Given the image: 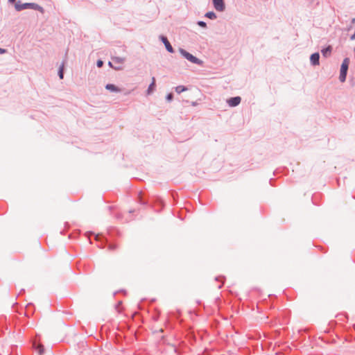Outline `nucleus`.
Wrapping results in <instances>:
<instances>
[{
    "label": "nucleus",
    "mask_w": 355,
    "mask_h": 355,
    "mask_svg": "<svg viewBox=\"0 0 355 355\" xmlns=\"http://www.w3.org/2000/svg\"><path fill=\"white\" fill-rule=\"evenodd\" d=\"M33 346L40 355H42L44 354V347L43 345L37 343L36 341H35L33 344Z\"/></svg>",
    "instance_id": "6e6552de"
},
{
    "label": "nucleus",
    "mask_w": 355,
    "mask_h": 355,
    "mask_svg": "<svg viewBox=\"0 0 355 355\" xmlns=\"http://www.w3.org/2000/svg\"><path fill=\"white\" fill-rule=\"evenodd\" d=\"M241 98L240 96L232 97L227 100V103L230 107H236L241 103Z\"/></svg>",
    "instance_id": "423d86ee"
},
{
    "label": "nucleus",
    "mask_w": 355,
    "mask_h": 355,
    "mask_svg": "<svg viewBox=\"0 0 355 355\" xmlns=\"http://www.w3.org/2000/svg\"><path fill=\"white\" fill-rule=\"evenodd\" d=\"M16 0H8L9 2L10 3H14Z\"/></svg>",
    "instance_id": "b1692460"
},
{
    "label": "nucleus",
    "mask_w": 355,
    "mask_h": 355,
    "mask_svg": "<svg viewBox=\"0 0 355 355\" xmlns=\"http://www.w3.org/2000/svg\"><path fill=\"white\" fill-rule=\"evenodd\" d=\"M179 52L180 53V54L184 58H185L187 60H188L191 62H192L193 64H196L200 65V66L202 65V64H203V61L202 60H200L199 58H198L196 56L193 55L190 53L187 52L184 49L180 48L179 49Z\"/></svg>",
    "instance_id": "f03ea898"
},
{
    "label": "nucleus",
    "mask_w": 355,
    "mask_h": 355,
    "mask_svg": "<svg viewBox=\"0 0 355 355\" xmlns=\"http://www.w3.org/2000/svg\"><path fill=\"white\" fill-rule=\"evenodd\" d=\"M166 98L168 101H171L173 98V94L172 93H169L166 95Z\"/></svg>",
    "instance_id": "6ab92c4d"
},
{
    "label": "nucleus",
    "mask_w": 355,
    "mask_h": 355,
    "mask_svg": "<svg viewBox=\"0 0 355 355\" xmlns=\"http://www.w3.org/2000/svg\"><path fill=\"white\" fill-rule=\"evenodd\" d=\"M6 51V49L0 48V54L4 53Z\"/></svg>",
    "instance_id": "412c9836"
},
{
    "label": "nucleus",
    "mask_w": 355,
    "mask_h": 355,
    "mask_svg": "<svg viewBox=\"0 0 355 355\" xmlns=\"http://www.w3.org/2000/svg\"><path fill=\"white\" fill-rule=\"evenodd\" d=\"M349 64V58H345L341 64L339 80L341 83H344L346 80L347 71Z\"/></svg>",
    "instance_id": "7ed1b4c3"
},
{
    "label": "nucleus",
    "mask_w": 355,
    "mask_h": 355,
    "mask_svg": "<svg viewBox=\"0 0 355 355\" xmlns=\"http://www.w3.org/2000/svg\"><path fill=\"white\" fill-rule=\"evenodd\" d=\"M175 92L178 94H180V93H182L183 92L187 91V88L185 86H183V85H178L177 87H175Z\"/></svg>",
    "instance_id": "dca6fc26"
},
{
    "label": "nucleus",
    "mask_w": 355,
    "mask_h": 355,
    "mask_svg": "<svg viewBox=\"0 0 355 355\" xmlns=\"http://www.w3.org/2000/svg\"><path fill=\"white\" fill-rule=\"evenodd\" d=\"M197 24L202 28H207V24L204 21H198Z\"/></svg>",
    "instance_id": "f3484780"
},
{
    "label": "nucleus",
    "mask_w": 355,
    "mask_h": 355,
    "mask_svg": "<svg viewBox=\"0 0 355 355\" xmlns=\"http://www.w3.org/2000/svg\"><path fill=\"white\" fill-rule=\"evenodd\" d=\"M17 11H21L25 9H33L35 10L42 11L43 8L35 3H21V1L16 2L15 5Z\"/></svg>",
    "instance_id": "f257e3e1"
},
{
    "label": "nucleus",
    "mask_w": 355,
    "mask_h": 355,
    "mask_svg": "<svg viewBox=\"0 0 355 355\" xmlns=\"http://www.w3.org/2000/svg\"><path fill=\"white\" fill-rule=\"evenodd\" d=\"M105 89L112 92H120L121 89L113 84H107Z\"/></svg>",
    "instance_id": "9b49d317"
},
{
    "label": "nucleus",
    "mask_w": 355,
    "mask_h": 355,
    "mask_svg": "<svg viewBox=\"0 0 355 355\" xmlns=\"http://www.w3.org/2000/svg\"><path fill=\"white\" fill-rule=\"evenodd\" d=\"M331 51L332 47L331 46H328L327 47L322 49L321 53L324 58H328L329 56H330Z\"/></svg>",
    "instance_id": "9d476101"
},
{
    "label": "nucleus",
    "mask_w": 355,
    "mask_h": 355,
    "mask_svg": "<svg viewBox=\"0 0 355 355\" xmlns=\"http://www.w3.org/2000/svg\"><path fill=\"white\" fill-rule=\"evenodd\" d=\"M99 238H100V236H99V235H96V240H98V239H99Z\"/></svg>",
    "instance_id": "5701e85b"
},
{
    "label": "nucleus",
    "mask_w": 355,
    "mask_h": 355,
    "mask_svg": "<svg viewBox=\"0 0 355 355\" xmlns=\"http://www.w3.org/2000/svg\"><path fill=\"white\" fill-rule=\"evenodd\" d=\"M66 61L64 60L62 64H60L59 69H58V76L60 79H63L64 78V67Z\"/></svg>",
    "instance_id": "f8f14e48"
},
{
    "label": "nucleus",
    "mask_w": 355,
    "mask_h": 355,
    "mask_svg": "<svg viewBox=\"0 0 355 355\" xmlns=\"http://www.w3.org/2000/svg\"><path fill=\"white\" fill-rule=\"evenodd\" d=\"M354 51H355V48H354Z\"/></svg>",
    "instance_id": "bb28decb"
},
{
    "label": "nucleus",
    "mask_w": 355,
    "mask_h": 355,
    "mask_svg": "<svg viewBox=\"0 0 355 355\" xmlns=\"http://www.w3.org/2000/svg\"><path fill=\"white\" fill-rule=\"evenodd\" d=\"M155 86V78L154 77H153L152 83L149 85L148 89H147V93L148 94H150L154 90Z\"/></svg>",
    "instance_id": "ddd939ff"
},
{
    "label": "nucleus",
    "mask_w": 355,
    "mask_h": 355,
    "mask_svg": "<svg viewBox=\"0 0 355 355\" xmlns=\"http://www.w3.org/2000/svg\"><path fill=\"white\" fill-rule=\"evenodd\" d=\"M222 287V285L218 286V288H220Z\"/></svg>",
    "instance_id": "a878e982"
},
{
    "label": "nucleus",
    "mask_w": 355,
    "mask_h": 355,
    "mask_svg": "<svg viewBox=\"0 0 355 355\" xmlns=\"http://www.w3.org/2000/svg\"><path fill=\"white\" fill-rule=\"evenodd\" d=\"M108 248L110 250H115L117 248V245L116 244H109Z\"/></svg>",
    "instance_id": "a211bd4d"
},
{
    "label": "nucleus",
    "mask_w": 355,
    "mask_h": 355,
    "mask_svg": "<svg viewBox=\"0 0 355 355\" xmlns=\"http://www.w3.org/2000/svg\"><path fill=\"white\" fill-rule=\"evenodd\" d=\"M205 17L210 19H216L217 18L216 13L213 11L206 12Z\"/></svg>",
    "instance_id": "4468645a"
},
{
    "label": "nucleus",
    "mask_w": 355,
    "mask_h": 355,
    "mask_svg": "<svg viewBox=\"0 0 355 355\" xmlns=\"http://www.w3.org/2000/svg\"><path fill=\"white\" fill-rule=\"evenodd\" d=\"M112 60L114 62V65L121 66V64H123L125 62V58H121V57L114 56V57H112Z\"/></svg>",
    "instance_id": "1a4fd4ad"
},
{
    "label": "nucleus",
    "mask_w": 355,
    "mask_h": 355,
    "mask_svg": "<svg viewBox=\"0 0 355 355\" xmlns=\"http://www.w3.org/2000/svg\"><path fill=\"white\" fill-rule=\"evenodd\" d=\"M159 39L164 43V46L166 47V49L169 53H173L174 52V49H173V46H171V44H170V42L168 40L166 37H165L164 35H160L159 36Z\"/></svg>",
    "instance_id": "39448f33"
},
{
    "label": "nucleus",
    "mask_w": 355,
    "mask_h": 355,
    "mask_svg": "<svg viewBox=\"0 0 355 355\" xmlns=\"http://www.w3.org/2000/svg\"><path fill=\"white\" fill-rule=\"evenodd\" d=\"M108 65H109L111 68L114 69V70H116V71H120V70H122V69H123V67H122V66L114 65V62H112V61H110V62H108Z\"/></svg>",
    "instance_id": "2eb2a0df"
},
{
    "label": "nucleus",
    "mask_w": 355,
    "mask_h": 355,
    "mask_svg": "<svg viewBox=\"0 0 355 355\" xmlns=\"http://www.w3.org/2000/svg\"><path fill=\"white\" fill-rule=\"evenodd\" d=\"M103 64H104V62H103V60H97V62H96V66H97L98 68L102 67L103 66Z\"/></svg>",
    "instance_id": "aec40b11"
},
{
    "label": "nucleus",
    "mask_w": 355,
    "mask_h": 355,
    "mask_svg": "<svg viewBox=\"0 0 355 355\" xmlns=\"http://www.w3.org/2000/svg\"><path fill=\"white\" fill-rule=\"evenodd\" d=\"M121 302H119L118 303V306L121 305Z\"/></svg>",
    "instance_id": "393cba45"
},
{
    "label": "nucleus",
    "mask_w": 355,
    "mask_h": 355,
    "mask_svg": "<svg viewBox=\"0 0 355 355\" xmlns=\"http://www.w3.org/2000/svg\"><path fill=\"white\" fill-rule=\"evenodd\" d=\"M310 62L312 65L316 66L320 64V54L319 53H314L310 57Z\"/></svg>",
    "instance_id": "0eeeda50"
},
{
    "label": "nucleus",
    "mask_w": 355,
    "mask_h": 355,
    "mask_svg": "<svg viewBox=\"0 0 355 355\" xmlns=\"http://www.w3.org/2000/svg\"><path fill=\"white\" fill-rule=\"evenodd\" d=\"M352 24H355V18H353V19H352Z\"/></svg>",
    "instance_id": "4be33fe9"
},
{
    "label": "nucleus",
    "mask_w": 355,
    "mask_h": 355,
    "mask_svg": "<svg viewBox=\"0 0 355 355\" xmlns=\"http://www.w3.org/2000/svg\"><path fill=\"white\" fill-rule=\"evenodd\" d=\"M213 6L219 12H223L225 9L224 0H213Z\"/></svg>",
    "instance_id": "20e7f679"
}]
</instances>
